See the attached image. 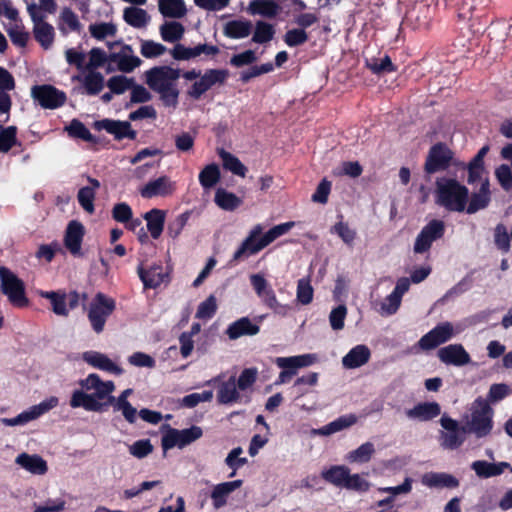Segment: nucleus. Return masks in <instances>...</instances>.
I'll return each instance as SVG.
<instances>
[{
  "label": "nucleus",
  "instance_id": "f257e3e1",
  "mask_svg": "<svg viewBox=\"0 0 512 512\" xmlns=\"http://www.w3.org/2000/svg\"><path fill=\"white\" fill-rule=\"evenodd\" d=\"M81 390H75L70 400L72 408L82 407L87 411L100 412L114 402L112 381H102L97 374H90L80 381Z\"/></svg>",
  "mask_w": 512,
  "mask_h": 512
},
{
  "label": "nucleus",
  "instance_id": "f03ea898",
  "mask_svg": "<svg viewBox=\"0 0 512 512\" xmlns=\"http://www.w3.org/2000/svg\"><path fill=\"white\" fill-rule=\"evenodd\" d=\"M469 190L458 180L446 176L435 181V203L451 212H464Z\"/></svg>",
  "mask_w": 512,
  "mask_h": 512
},
{
  "label": "nucleus",
  "instance_id": "7ed1b4c3",
  "mask_svg": "<svg viewBox=\"0 0 512 512\" xmlns=\"http://www.w3.org/2000/svg\"><path fill=\"white\" fill-rule=\"evenodd\" d=\"M494 411L488 401L477 398L470 408V414L466 417L462 426L463 433L474 434L477 438L488 436L493 428Z\"/></svg>",
  "mask_w": 512,
  "mask_h": 512
},
{
  "label": "nucleus",
  "instance_id": "20e7f679",
  "mask_svg": "<svg viewBox=\"0 0 512 512\" xmlns=\"http://www.w3.org/2000/svg\"><path fill=\"white\" fill-rule=\"evenodd\" d=\"M107 46L111 51L109 61L116 63L119 71L130 73L142 63V60L134 55V51L130 45L124 44L122 41L108 42Z\"/></svg>",
  "mask_w": 512,
  "mask_h": 512
},
{
  "label": "nucleus",
  "instance_id": "39448f33",
  "mask_svg": "<svg viewBox=\"0 0 512 512\" xmlns=\"http://www.w3.org/2000/svg\"><path fill=\"white\" fill-rule=\"evenodd\" d=\"M315 361L316 356L313 354L276 358L275 364L281 369L276 384L288 383L297 374L299 369L308 367L315 363Z\"/></svg>",
  "mask_w": 512,
  "mask_h": 512
},
{
  "label": "nucleus",
  "instance_id": "423d86ee",
  "mask_svg": "<svg viewBox=\"0 0 512 512\" xmlns=\"http://www.w3.org/2000/svg\"><path fill=\"white\" fill-rule=\"evenodd\" d=\"M0 282L1 291L12 304L20 307L27 304L24 283L16 274L6 267H0Z\"/></svg>",
  "mask_w": 512,
  "mask_h": 512
},
{
  "label": "nucleus",
  "instance_id": "0eeeda50",
  "mask_svg": "<svg viewBox=\"0 0 512 512\" xmlns=\"http://www.w3.org/2000/svg\"><path fill=\"white\" fill-rule=\"evenodd\" d=\"M114 309L115 302L113 299L101 293L95 296L90 304L88 319L96 333H101L104 330L106 319L112 314Z\"/></svg>",
  "mask_w": 512,
  "mask_h": 512
},
{
  "label": "nucleus",
  "instance_id": "6e6552de",
  "mask_svg": "<svg viewBox=\"0 0 512 512\" xmlns=\"http://www.w3.org/2000/svg\"><path fill=\"white\" fill-rule=\"evenodd\" d=\"M203 431L199 426H192L187 429L178 430L168 428L161 439V446L164 451L177 447L183 449L187 445L200 439Z\"/></svg>",
  "mask_w": 512,
  "mask_h": 512
},
{
  "label": "nucleus",
  "instance_id": "1a4fd4ad",
  "mask_svg": "<svg viewBox=\"0 0 512 512\" xmlns=\"http://www.w3.org/2000/svg\"><path fill=\"white\" fill-rule=\"evenodd\" d=\"M27 12L33 23V34L35 39L44 49H49L55 37V31L51 24L45 21L44 16L38 13L35 2H26Z\"/></svg>",
  "mask_w": 512,
  "mask_h": 512
},
{
  "label": "nucleus",
  "instance_id": "9d476101",
  "mask_svg": "<svg viewBox=\"0 0 512 512\" xmlns=\"http://www.w3.org/2000/svg\"><path fill=\"white\" fill-rule=\"evenodd\" d=\"M262 231L263 227L260 224L255 225L250 230L248 236L244 239L241 246L234 253L233 259L235 261L240 260L246 255L256 254L273 242L267 232L259 238Z\"/></svg>",
  "mask_w": 512,
  "mask_h": 512
},
{
  "label": "nucleus",
  "instance_id": "9b49d317",
  "mask_svg": "<svg viewBox=\"0 0 512 512\" xmlns=\"http://www.w3.org/2000/svg\"><path fill=\"white\" fill-rule=\"evenodd\" d=\"M454 162L453 152L443 143L433 145L426 157L424 171L428 174L446 170Z\"/></svg>",
  "mask_w": 512,
  "mask_h": 512
},
{
  "label": "nucleus",
  "instance_id": "f8f14e48",
  "mask_svg": "<svg viewBox=\"0 0 512 512\" xmlns=\"http://www.w3.org/2000/svg\"><path fill=\"white\" fill-rule=\"evenodd\" d=\"M147 85L155 92L176 85L180 70L169 66L154 67L145 72Z\"/></svg>",
  "mask_w": 512,
  "mask_h": 512
},
{
  "label": "nucleus",
  "instance_id": "ddd939ff",
  "mask_svg": "<svg viewBox=\"0 0 512 512\" xmlns=\"http://www.w3.org/2000/svg\"><path fill=\"white\" fill-rule=\"evenodd\" d=\"M444 230L445 224L443 221L437 219L431 220L417 235L413 251L416 254L427 252L432 243L443 236Z\"/></svg>",
  "mask_w": 512,
  "mask_h": 512
},
{
  "label": "nucleus",
  "instance_id": "4468645a",
  "mask_svg": "<svg viewBox=\"0 0 512 512\" xmlns=\"http://www.w3.org/2000/svg\"><path fill=\"white\" fill-rule=\"evenodd\" d=\"M59 400L55 396H51L37 405L30 407L28 410L20 413L18 416L9 419H3V422L8 426L24 425L32 420L37 419L41 415L55 408Z\"/></svg>",
  "mask_w": 512,
  "mask_h": 512
},
{
  "label": "nucleus",
  "instance_id": "2eb2a0df",
  "mask_svg": "<svg viewBox=\"0 0 512 512\" xmlns=\"http://www.w3.org/2000/svg\"><path fill=\"white\" fill-rule=\"evenodd\" d=\"M31 95L46 109H55L63 105L66 100L65 93L51 85L34 86L31 89Z\"/></svg>",
  "mask_w": 512,
  "mask_h": 512
},
{
  "label": "nucleus",
  "instance_id": "dca6fc26",
  "mask_svg": "<svg viewBox=\"0 0 512 512\" xmlns=\"http://www.w3.org/2000/svg\"><path fill=\"white\" fill-rule=\"evenodd\" d=\"M455 334L450 322H443L421 337L418 344L423 350H430L450 340Z\"/></svg>",
  "mask_w": 512,
  "mask_h": 512
},
{
  "label": "nucleus",
  "instance_id": "f3484780",
  "mask_svg": "<svg viewBox=\"0 0 512 512\" xmlns=\"http://www.w3.org/2000/svg\"><path fill=\"white\" fill-rule=\"evenodd\" d=\"M175 190V182L168 176H161L146 183L141 189L140 194L143 198L165 197L171 195Z\"/></svg>",
  "mask_w": 512,
  "mask_h": 512
},
{
  "label": "nucleus",
  "instance_id": "a211bd4d",
  "mask_svg": "<svg viewBox=\"0 0 512 512\" xmlns=\"http://www.w3.org/2000/svg\"><path fill=\"white\" fill-rule=\"evenodd\" d=\"M243 484V481L238 479L234 481H227L216 484L212 487L210 498L212 501L213 508L215 510H219L224 507L228 503V499L230 495L240 488Z\"/></svg>",
  "mask_w": 512,
  "mask_h": 512
},
{
  "label": "nucleus",
  "instance_id": "6ab92c4d",
  "mask_svg": "<svg viewBox=\"0 0 512 512\" xmlns=\"http://www.w3.org/2000/svg\"><path fill=\"white\" fill-rule=\"evenodd\" d=\"M491 201V191L489 180L482 181V185L477 191H473L471 196H468L467 204L465 205V212L474 214L480 210L488 207Z\"/></svg>",
  "mask_w": 512,
  "mask_h": 512
},
{
  "label": "nucleus",
  "instance_id": "aec40b11",
  "mask_svg": "<svg viewBox=\"0 0 512 512\" xmlns=\"http://www.w3.org/2000/svg\"><path fill=\"white\" fill-rule=\"evenodd\" d=\"M421 483L431 489H453L459 486V480L445 472H427L422 475Z\"/></svg>",
  "mask_w": 512,
  "mask_h": 512
},
{
  "label": "nucleus",
  "instance_id": "412c9836",
  "mask_svg": "<svg viewBox=\"0 0 512 512\" xmlns=\"http://www.w3.org/2000/svg\"><path fill=\"white\" fill-rule=\"evenodd\" d=\"M439 359L455 366H463L470 362V356L461 344H451L438 350Z\"/></svg>",
  "mask_w": 512,
  "mask_h": 512
},
{
  "label": "nucleus",
  "instance_id": "4be33fe9",
  "mask_svg": "<svg viewBox=\"0 0 512 512\" xmlns=\"http://www.w3.org/2000/svg\"><path fill=\"white\" fill-rule=\"evenodd\" d=\"M82 359L90 366L112 373L121 375L123 369L115 364L107 355L98 351H86L82 354Z\"/></svg>",
  "mask_w": 512,
  "mask_h": 512
},
{
  "label": "nucleus",
  "instance_id": "5701e85b",
  "mask_svg": "<svg viewBox=\"0 0 512 512\" xmlns=\"http://www.w3.org/2000/svg\"><path fill=\"white\" fill-rule=\"evenodd\" d=\"M441 413L440 405L436 402H424L405 410V415L410 420L426 422L436 418Z\"/></svg>",
  "mask_w": 512,
  "mask_h": 512
},
{
  "label": "nucleus",
  "instance_id": "b1692460",
  "mask_svg": "<svg viewBox=\"0 0 512 512\" xmlns=\"http://www.w3.org/2000/svg\"><path fill=\"white\" fill-rule=\"evenodd\" d=\"M84 236V226L78 221H71L66 229L64 244L74 256H80Z\"/></svg>",
  "mask_w": 512,
  "mask_h": 512
},
{
  "label": "nucleus",
  "instance_id": "393cba45",
  "mask_svg": "<svg viewBox=\"0 0 512 512\" xmlns=\"http://www.w3.org/2000/svg\"><path fill=\"white\" fill-rule=\"evenodd\" d=\"M97 126L114 135L118 140L123 138L135 139L136 137V131L132 129L128 121L104 119L97 122Z\"/></svg>",
  "mask_w": 512,
  "mask_h": 512
},
{
  "label": "nucleus",
  "instance_id": "a878e982",
  "mask_svg": "<svg viewBox=\"0 0 512 512\" xmlns=\"http://www.w3.org/2000/svg\"><path fill=\"white\" fill-rule=\"evenodd\" d=\"M15 463L34 475H44L47 470V462L37 454L21 453L15 458Z\"/></svg>",
  "mask_w": 512,
  "mask_h": 512
},
{
  "label": "nucleus",
  "instance_id": "bb28decb",
  "mask_svg": "<svg viewBox=\"0 0 512 512\" xmlns=\"http://www.w3.org/2000/svg\"><path fill=\"white\" fill-rule=\"evenodd\" d=\"M217 400L220 404L241 402L242 395L238 389L236 378L231 376L227 381L222 382L217 393Z\"/></svg>",
  "mask_w": 512,
  "mask_h": 512
},
{
  "label": "nucleus",
  "instance_id": "cd10ccee",
  "mask_svg": "<svg viewBox=\"0 0 512 512\" xmlns=\"http://www.w3.org/2000/svg\"><path fill=\"white\" fill-rule=\"evenodd\" d=\"M370 350L365 345H357L352 348L342 359V364L347 369H354L366 364L370 358Z\"/></svg>",
  "mask_w": 512,
  "mask_h": 512
},
{
  "label": "nucleus",
  "instance_id": "c85d7f7f",
  "mask_svg": "<svg viewBox=\"0 0 512 512\" xmlns=\"http://www.w3.org/2000/svg\"><path fill=\"white\" fill-rule=\"evenodd\" d=\"M247 10L251 15L274 18L280 12L281 7L276 0H252L248 5Z\"/></svg>",
  "mask_w": 512,
  "mask_h": 512
},
{
  "label": "nucleus",
  "instance_id": "c756f323",
  "mask_svg": "<svg viewBox=\"0 0 512 512\" xmlns=\"http://www.w3.org/2000/svg\"><path fill=\"white\" fill-rule=\"evenodd\" d=\"M508 467L509 464L507 462L489 463L484 460L474 461L471 465L476 475L481 478L498 476Z\"/></svg>",
  "mask_w": 512,
  "mask_h": 512
},
{
  "label": "nucleus",
  "instance_id": "7c9ffc66",
  "mask_svg": "<svg viewBox=\"0 0 512 512\" xmlns=\"http://www.w3.org/2000/svg\"><path fill=\"white\" fill-rule=\"evenodd\" d=\"M82 24L76 13L69 7H63L59 14L58 29L62 34L80 32Z\"/></svg>",
  "mask_w": 512,
  "mask_h": 512
},
{
  "label": "nucleus",
  "instance_id": "2f4dec72",
  "mask_svg": "<svg viewBox=\"0 0 512 512\" xmlns=\"http://www.w3.org/2000/svg\"><path fill=\"white\" fill-rule=\"evenodd\" d=\"M259 330V326L253 324L249 318L243 317L228 327L227 335L230 339H237L245 335H256Z\"/></svg>",
  "mask_w": 512,
  "mask_h": 512
},
{
  "label": "nucleus",
  "instance_id": "473e14b6",
  "mask_svg": "<svg viewBox=\"0 0 512 512\" xmlns=\"http://www.w3.org/2000/svg\"><path fill=\"white\" fill-rule=\"evenodd\" d=\"M357 421V418L354 415L349 416H343L340 417L331 423L327 424L326 426L319 428V429H312L310 431L311 435H321V436H329L331 434L337 433L343 429H346L353 424H355Z\"/></svg>",
  "mask_w": 512,
  "mask_h": 512
},
{
  "label": "nucleus",
  "instance_id": "72a5a7b5",
  "mask_svg": "<svg viewBox=\"0 0 512 512\" xmlns=\"http://www.w3.org/2000/svg\"><path fill=\"white\" fill-rule=\"evenodd\" d=\"M123 19L128 25L141 29L148 25L151 18L146 10L136 6H130L124 9Z\"/></svg>",
  "mask_w": 512,
  "mask_h": 512
},
{
  "label": "nucleus",
  "instance_id": "f704fd0d",
  "mask_svg": "<svg viewBox=\"0 0 512 512\" xmlns=\"http://www.w3.org/2000/svg\"><path fill=\"white\" fill-rule=\"evenodd\" d=\"M137 272L145 288L158 287L164 282L166 277L160 266H152L148 270L144 269L143 266H139Z\"/></svg>",
  "mask_w": 512,
  "mask_h": 512
},
{
  "label": "nucleus",
  "instance_id": "c9c22d12",
  "mask_svg": "<svg viewBox=\"0 0 512 512\" xmlns=\"http://www.w3.org/2000/svg\"><path fill=\"white\" fill-rule=\"evenodd\" d=\"M87 71L83 77L75 76L73 79L82 82L87 94L96 95L104 88V76L100 72Z\"/></svg>",
  "mask_w": 512,
  "mask_h": 512
},
{
  "label": "nucleus",
  "instance_id": "e433bc0d",
  "mask_svg": "<svg viewBox=\"0 0 512 512\" xmlns=\"http://www.w3.org/2000/svg\"><path fill=\"white\" fill-rule=\"evenodd\" d=\"M252 31V23L249 20H232L225 23L223 33L233 39L245 38Z\"/></svg>",
  "mask_w": 512,
  "mask_h": 512
},
{
  "label": "nucleus",
  "instance_id": "4c0bfd02",
  "mask_svg": "<svg viewBox=\"0 0 512 512\" xmlns=\"http://www.w3.org/2000/svg\"><path fill=\"white\" fill-rule=\"evenodd\" d=\"M158 9L164 17L174 19L182 18L187 13L183 0H158Z\"/></svg>",
  "mask_w": 512,
  "mask_h": 512
},
{
  "label": "nucleus",
  "instance_id": "58836bf2",
  "mask_svg": "<svg viewBox=\"0 0 512 512\" xmlns=\"http://www.w3.org/2000/svg\"><path fill=\"white\" fill-rule=\"evenodd\" d=\"M147 221V229L154 239H158L163 231L165 223V212L159 209H152L144 215Z\"/></svg>",
  "mask_w": 512,
  "mask_h": 512
},
{
  "label": "nucleus",
  "instance_id": "ea45409f",
  "mask_svg": "<svg viewBox=\"0 0 512 512\" xmlns=\"http://www.w3.org/2000/svg\"><path fill=\"white\" fill-rule=\"evenodd\" d=\"M218 153L222 160V165L226 170L242 178L246 176L247 167L239 158L224 149H220Z\"/></svg>",
  "mask_w": 512,
  "mask_h": 512
},
{
  "label": "nucleus",
  "instance_id": "a19ab883",
  "mask_svg": "<svg viewBox=\"0 0 512 512\" xmlns=\"http://www.w3.org/2000/svg\"><path fill=\"white\" fill-rule=\"evenodd\" d=\"M349 472L350 470L346 466L336 465L328 470L322 471L321 476L327 482L337 487H345Z\"/></svg>",
  "mask_w": 512,
  "mask_h": 512
},
{
  "label": "nucleus",
  "instance_id": "79ce46f5",
  "mask_svg": "<svg viewBox=\"0 0 512 512\" xmlns=\"http://www.w3.org/2000/svg\"><path fill=\"white\" fill-rule=\"evenodd\" d=\"M159 31L164 41L173 43L182 39L185 28L180 22L167 21L160 26Z\"/></svg>",
  "mask_w": 512,
  "mask_h": 512
},
{
  "label": "nucleus",
  "instance_id": "37998d69",
  "mask_svg": "<svg viewBox=\"0 0 512 512\" xmlns=\"http://www.w3.org/2000/svg\"><path fill=\"white\" fill-rule=\"evenodd\" d=\"M220 180V168L217 164L206 165L199 173V182L204 189L214 187Z\"/></svg>",
  "mask_w": 512,
  "mask_h": 512
},
{
  "label": "nucleus",
  "instance_id": "c03bdc74",
  "mask_svg": "<svg viewBox=\"0 0 512 512\" xmlns=\"http://www.w3.org/2000/svg\"><path fill=\"white\" fill-rule=\"evenodd\" d=\"M215 203L223 210L233 211L238 208L242 200L234 193L228 192L224 189H218L215 193Z\"/></svg>",
  "mask_w": 512,
  "mask_h": 512
},
{
  "label": "nucleus",
  "instance_id": "a18cd8bd",
  "mask_svg": "<svg viewBox=\"0 0 512 512\" xmlns=\"http://www.w3.org/2000/svg\"><path fill=\"white\" fill-rule=\"evenodd\" d=\"M374 453V444L371 442H365L357 449L350 451L346 455V460L350 463H367L370 461Z\"/></svg>",
  "mask_w": 512,
  "mask_h": 512
},
{
  "label": "nucleus",
  "instance_id": "49530a36",
  "mask_svg": "<svg viewBox=\"0 0 512 512\" xmlns=\"http://www.w3.org/2000/svg\"><path fill=\"white\" fill-rule=\"evenodd\" d=\"M89 33L96 40H104L114 37L117 33V26L113 22H97L89 25Z\"/></svg>",
  "mask_w": 512,
  "mask_h": 512
},
{
  "label": "nucleus",
  "instance_id": "de8ad7c7",
  "mask_svg": "<svg viewBox=\"0 0 512 512\" xmlns=\"http://www.w3.org/2000/svg\"><path fill=\"white\" fill-rule=\"evenodd\" d=\"M274 34L275 30L273 25L264 21H257L252 41L258 44L267 43L273 39Z\"/></svg>",
  "mask_w": 512,
  "mask_h": 512
},
{
  "label": "nucleus",
  "instance_id": "09e8293b",
  "mask_svg": "<svg viewBox=\"0 0 512 512\" xmlns=\"http://www.w3.org/2000/svg\"><path fill=\"white\" fill-rule=\"evenodd\" d=\"M464 434L462 429L452 432H442L440 436L441 446L450 450L457 449L465 440Z\"/></svg>",
  "mask_w": 512,
  "mask_h": 512
},
{
  "label": "nucleus",
  "instance_id": "8fccbe9b",
  "mask_svg": "<svg viewBox=\"0 0 512 512\" xmlns=\"http://www.w3.org/2000/svg\"><path fill=\"white\" fill-rule=\"evenodd\" d=\"M134 81L124 75H116L111 77L107 82V87L115 94H123L128 89H131Z\"/></svg>",
  "mask_w": 512,
  "mask_h": 512
},
{
  "label": "nucleus",
  "instance_id": "3c124183",
  "mask_svg": "<svg viewBox=\"0 0 512 512\" xmlns=\"http://www.w3.org/2000/svg\"><path fill=\"white\" fill-rule=\"evenodd\" d=\"M331 231L332 233L337 234L342 239V241L349 246L354 244L357 236L356 230L351 228L348 223L342 221L336 223L332 227Z\"/></svg>",
  "mask_w": 512,
  "mask_h": 512
},
{
  "label": "nucleus",
  "instance_id": "603ef678",
  "mask_svg": "<svg viewBox=\"0 0 512 512\" xmlns=\"http://www.w3.org/2000/svg\"><path fill=\"white\" fill-rule=\"evenodd\" d=\"M89 61L85 65L86 70L95 71L102 67L106 61H109V55L100 48H92L88 53Z\"/></svg>",
  "mask_w": 512,
  "mask_h": 512
},
{
  "label": "nucleus",
  "instance_id": "864d4df0",
  "mask_svg": "<svg viewBox=\"0 0 512 512\" xmlns=\"http://www.w3.org/2000/svg\"><path fill=\"white\" fill-rule=\"evenodd\" d=\"M166 47L158 42H154L152 40H142L141 41V54L145 58H155L163 55L166 52Z\"/></svg>",
  "mask_w": 512,
  "mask_h": 512
},
{
  "label": "nucleus",
  "instance_id": "5fc2aeb1",
  "mask_svg": "<svg viewBox=\"0 0 512 512\" xmlns=\"http://www.w3.org/2000/svg\"><path fill=\"white\" fill-rule=\"evenodd\" d=\"M95 195L94 189L87 187H82L77 194L79 204L89 214L94 212Z\"/></svg>",
  "mask_w": 512,
  "mask_h": 512
},
{
  "label": "nucleus",
  "instance_id": "6e6d98bb",
  "mask_svg": "<svg viewBox=\"0 0 512 512\" xmlns=\"http://www.w3.org/2000/svg\"><path fill=\"white\" fill-rule=\"evenodd\" d=\"M511 233L509 234L506 227L502 224L496 226L494 230V243L498 249L507 253L510 250Z\"/></svg>",
  "mask_w": 512,
  "mask_h": 512
},
{
  "label": "nucleus",
  "instance_id": "4d7b16f0",
  "mask_svg": "<svg viewBox=\"0 0 512 512\" xmlns=\"http://www.w3.org/2000/svg\"><path fill=\"white\" fill-rule=\"evenodd\" d=\"M242 453L243 449L241 447H236L232 449L225 458V464L233 470L230 476H234L236 471L247 463V459L245 457H240Z\"/></svg>",
  "mask_w": 512,
  "mask_h": 512
},
{
  "label": "nucleus",
  "instance_id": "13d9d810",
  "mask_svg": "<svg viewBox=\"0 0 512 512\" xmlns=\"http://www.w3.org/2000/svg\"><path fill=\"white\" fill-rule=\"evenodd\" d=\"M368 68L375 74L394 71V65L388 56L381 59L372 58L367 61Z\"/></svg>",
  "mask_w": 512,
  "mask_h": 512
},
{
  "label": "nucleus",
  "instance_id": "bf43d9fd",
  "mask_svg": "<svg viewBox=\"0 0 512 512\" xmlns=\"http://www.w3.org/2000/svg\"><path fill=\"white\" fill-rule=\"evenodd\" d=\"M313 299V288L309 279L303 278L298 281L297 300L303 304H309Z\"/></svg>",
  "mask_w": 512,
  "mask_h": 512
},
{
  "label": "nucleus",
  "instance_id": "052dcab7",
  "mask_svg": "<svg viewBox=\"0 0 512 512\" xmlns=\"http://www.w3.org/2000/svg\"><path fill=\"white\" fill-rule=\"evenodd\" d=\"M217 309V301L213 295H210L205 301L199 304L196 317L199 319L211 318Z\"/></svg>",
  "mask_w": 512,
  "mask_h": 512
},
{
  "label": "nucleus",
  "instance_id": "680f3d73",
  "mask_svg": "<svg viewBox=\"0 0 512 512\" xmlns=\"http://www.w3.org/2000/svg\"><path fill=\"white\" fill-rule=\"evenodd\" d=\"M495 176L501 187L508 191L512 187V168L508 164H502L495 170Z\"/></svg>",
  "mask_w": 512,
  "mask_h": 512
},
{
  "label": "nucleus",
  "instance_id": "e2e57ef3",
  "mask_svg": "<svg viewBox=\"0 0 512 512\" xmlns=\"http://www.w3.org/2000/svg\"><path fill=\"white\" fill-rule=\"evenodd\" d=\"M401 300L399 296L392 292L381 303L380 314L382 316H389L396 313L400 307Z\"/></svg>",
  "mask_w": 512,
  "mask_h": 512
},
{
  "label": "nucleus",
  "instance_id": "0e129e2a",
  "mask_svg": "<svg viewBox=\"0 0 512 512\" xmlns=\"http://www.w3.org/2000/svg\"><path fill=\"white\" fill-rule=\"evenodd\" d=\"M346 315L347 308L345 305H339L330 312L329 322L333 330L343 329Z\"/></svg>",
  "mask_w": 512,
  "mask_h": 512
},
{
  "label": "nucleus",
  "instance_id": "69168bd1",
  "mask_svg": "<svg viewBox=\"0 0 512 512\" xmlns=\"http://www.w3.org/2000/svg\"><path fill=\"white\" fill-rule=\"evenodd\" d=\"M344 488L359 492H366L370 488V483L367 480H365L361 475L351 474L349 472Z\"/></svg>",
  "mask_w": 512,
  "mask_h": 512
},
{
  "label": "nucleus",
  "instance_id": "338daca9",
  "mask_svg": "<svg viewBox=\"0 0 512 512\" xmlns=\"http://www.w3.org/2000/svg\"><path fill=\"white\" fill-rule=\"evenodd\" d=\"M16 128L11 126L0 130V152H7L15 143Z\"/></svg>",
  "mask_w": 512,
  "mask_h": 512
},
{
  "label": "nucleus",
  "instance_id": "774afa93",
  "mask_svg": "<svg viewBox=\"0 0 512 512\" xmlns=\"http://www.w3.org/2000/svg\"><path fill=\"white\" fill-rule=\"evenodd\" d=\"M153 451V446L149 440H138L129 446V452L136 458H144Z\"/></svg>",
  "mask_w": 512,
  "mask_h": 512
}]
</instances>
